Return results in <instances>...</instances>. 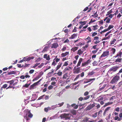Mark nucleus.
Listing matches in <instances>:
<instances>
[{"label":"nucleus","instance_id":"1","mask_svg":"<svg viewBox=\"0 0 122 122\" xmlns=\"http://www.w3.org/2000/svg\"><path fill=\"white\" fill-rule=\"evenodd\" d=\"M72 116L71 114L70 113L63 114L61 115L60 117L62 118H64L66 120L70 119L71 117Z\"/></svg>","mask_w":122,"mask_h":122},{"label":"nucleus","instance_id":"2","mask_svg":"<svg viewBox=\"0 0 122 122\" xmlns=\"http://www.w3.org/2000/svg\"><path fill=\"white\" fill-rule=\"evenodd\" d=\"M119 77L117 75H116L112 80L110 83L112 84H114L117 82L119 79Z\"/></svg>","mask_w":122,"mask_h":122},{"label":"nucleus","instance_id":"3","mask_svg":"<svg viewBox=\"0 0 122 122\" xmlns=\"http://www.w3.org/2000/svg\"><path fill=\"white\" fill-rule=\"evenodd\" d=\"M109 52L108 50H106L103 52V53L101 56L100 58H101L103 57L107 56L109 54Z\"/></svg>","mask_w":122,"mask_h":122},{"label":"nucleus","instance_id":"4","mask_svg":"<svg viewBox=\"0 0 122 122\" xmlns=\"http://www.w3.org/2000/svg\"><path fill=\"white\" fill-rule=\"evenodd\" d=\"M119 67L117 66H113L111 68L109 71V72L111 74L112 73V71L115 72L118 69Z\"/></svg>","mask_w":122,"mask_h":122},{"label":"nucleus","instance_id":"5","mask_svg":"<svg viewBox=\"0 0 122 122\" xmlns=\"http://www.w3.org/2000/svg\"><path fill=\"white\" fill-rule=\"evenodd\" d=\"M111 31H109V32H107V33H106L105 35V36L106 37L104 38L102 40H106L109 39H110L111 37V36L112 35V34L109 35L107 37V36L108 35V34H110V33H111Z\"/></svg>","mask_w":122,"mask_h":122},{"label":"nucleus","instance_id":"6","mask_svg":"<svg viewBox=\"0 0 122 122\" xmlns=\"http://www.w3.org/2000/svg\"><path fill=\"white\" fill-rule=\"evenodd\" d=\"M99 38L97 36H95L94 38V41H95L94 43L95 44H97L100 42V41L99 40Z\"/></svg>","mask_w":122,"mask_h":122},{"label":"nucleus","instance_id":"7","mask_svg":"<svg viewBox=\"0 0 122 122\" xmlns=\"http://www.w3.org/2000/svg\"><path fill=\"white\" fill-rule=\"evenodd\" d=\"M90 97V96H88L86 97H85L84 98L80 97L79 98L78 100L79 101H81L83 99L85 100H87Z\"/></svg>","mask_w":122,"mask_h":122},{"label":"nucleus","instance_id":"8","mask_svg":"<svg viewBox=\"0 0 122 122\" xmlns=\"http://www.w3.org/2000/svg\"><path fill=\"white\" fill-rule=\"evenodd\" d=\"M52 46L51 47V48H56L59 46L58 44L56 43H53L52 45Z\"/></svg>","mask_w":122,"mask_h":122},{"label":"nucleus","instance_id":"9","mask_svg":"<svg viewBox=\"0 0 122 122\" xmlns=\"http://www.w3.org/2000/svg\"><path fill=\"white\" fill-rule=\"evenodd\" d=\"M83 59L81 58L79 59L78 62L76 66V67H78L80 66L81 62L83 61Z\"/></svg>","mask_w":122,"mask_h":122},{"label":"nucleus","instance_id":"10","mask_svg":"<svg viewBox=\"0 0 122 122\" xmlns=\"http://www.w3.org/2000/svg\"><path fill=\"white\" fill-rule=\"evenodd\" d=\"M43 57L44 58L46 59L47 60H49L50 59V56L49 55H48L47 54H45L44 56Z\"/></svg>","mask_w":122,"mask_h":122},{"label":"nucleus","instance_id":"11","mask_svg":"<svg viewBox=\"0 0 122 122\" xmlns=\"http://www.w3.org/2000/svg\"><path fill=\"white\" fill-rule=\"evenodd\" d=\"M122 55V52L121 51H120L119 53H117L116 56H115V57L116 58L118 57L119 58H121Z\"/></svg>","mask_w":122,"mask_h":122},{"label":"nucleus","instance_id":"12","mask_svg":"<svg viewBox=\"0 0 122 122\" xmlns=\"http://www.w3.org/2000/svg\"><path fill=\"white\" fill-rule=\"evenodd\" d=\"M114 119L115 120H117L118 121H120L122 120V119L119 118L118 116L115 117L114 118Z\"/></svg>","mask_w":122,"mask_h":122},{"label":"nucleus","instance_id":"13","mask_svg":"<svg viewBox=\"0 0 122 122\" xmlns=\"http://www.w3.org/2000/svg\"><path fill=\"white\" fill-rule=\"evenodd\" d=\"M80 67H79L76 69L74 71V73H76L78 74L80 72Z\"/></svg>","mask_w":122,"mask_h":122},{"label":"nucleus","instance_id":"14","mask_svg":"<svg viewBox=\"0 0 122 122\" xmlns=\"http://www.w3.org/2000/svg\"><path fill=\"white\" fill-rule=\"evenodd\" d=\"M78 47H75L72 48L71 49V51H73V52H74L75 51H76L78 49Z\"/></svg>","mask_w":122,"mask_h":122},{"label":"nucleus","instance_id":"15","mask_svg":"<svg viewBox=\"0 0 122 122\" xmlns=\"http://www.w3.org/2000/svg\"><path fill=\"white\" fill-rule=\"evenodd\" d=\"M77 36V34H74L71 36V37L69 38L71 39H73L76 37Z\"/></svg>","mask_w":122,"mask_h":122},{"label":"nucleus","instance_id":"16","mask_svg":"<svg viewBox=\"0 0 122 122\" xmlns=\"http://www.w3.org/2000/svg\"><path fill=\"white\" fill-rule=\"evenodd\" d=\"M69 54V52H66L65 53H62L61 55L62 57H65V56L68 55Z\"/></svg>","mask_w":122,"mask_h":122},{"label":"nucleus","instance_id":"17","mask_svg":"<svg viewBox=\"0 0 122 122\" xmlns=\"http://www.w3.org/2000/svg\"><path fill=\"white\" fill-rule=\"evenodd\" d=\"M122 61V58L118 57V58L116 60L115 62H120Z\"/></svg>","mask_w":122,"mask_h":122},{"label":"nucleus","instance_id":"18","mask_svg":"<svg viewBox=\"0 0 122 122\" xmlns=\"http://www.w3.org/2000/svg\"><path fill=\"white\" fill-rule=\"evenodd\" d=\"M62 63H60L58 64V65L57 66L56 68V70H58L59 68L61 67Z\"/></svg>","mask_w":122,"mask_h":122},{"label":"nucleus","instance_id":"19","mask_svg":"<svg viewBox=\"0 0 122 122\" xmlns=\"http://www.w3.org/2000/svg\"><path fill=\"white\" fill-rule=\"evenodd\" d=\"M49 47H50L49 46L45 47L44 48L43 50V51H42L43 52H45L46 51H47V50H48L49 48Z\"/></svg>","mask_w":122,"mask_h":122},{"label":"nucleus","instance_id":"20","mask_svg":"<svg viewBox=\"0 0 122 122\" xmlns=\"http://www.w3.org/2000/svg\"><path fill=\"white\" fill-rule=\"evenodd\" d=\"M106 84H104L103 85V86L101 88H100L98 90V91H101L104 88L106 87Z\"/></svg>","mask_w":122,"mask_h":122},{"label":"nucleus","instance_id":"21","mask_svg":"<svg viewBox=\"0 0 122 122\" xmlns=\"http://www.w3.org/2000/svg\"><path fill=\"white\" fill-rule=\"evenodd\" d=\"M51 108L50 107H48L47 108H44V111L46 112L48 111V110H50L51 109Z\"/></svg>","mask_w":122,"mask_h":122},{"label":"nucleus","instance_id":"22","mask_svg":"<svg viewBox=\"0 0 122 122\" xmlns=\"http://www.w3.org/2000/svg\"><path fill=\"white\" fill-rule=\"evenodd\" d=\"M116 41V39H113L110 42V44L112 45L114 44L115 43Z\"/></svg>","mask_w":122,"mask_h":122},{"label":"nucleus","instance_id":"23","mask_svg":"<svg viewBox=\"0 0 122 122\" xmlns=\"http://www.w3.org/2000/svg\"><path fill=\"white\" fill-rule=\"evenodd\" d=\"M110 113V111H106L105 110V111L103 113V116H106V115L107 114H109Z\"/></svg>","mask_w":122,"mask_h":122},{"label":"nucleus","instance_id":"24","mask_svg":"<svg viewBox=\"0 0 122 122\" xmlns=\"http://www.w3.org/2000/svg\"><path fill=\"white\" fill-rule=\"evenodd\" d=\"M38 84L36 82L33 84V85L31 86V88H33L34 87H35Z\"/></svg>","mask_w":122,"mask_h":122},{"label":"nucleus","instance_id":"25","mask_svg":"<svg viewBox=\"0 0 122 122\" xmlns=\"http://www.w3.org/2000/svg\"><path fill=\"white\" fill-rule=\"evenodd\" d=\"M83 52V51H82L81 49H79L78 51L77 54L79 55H80Z\"/></svg>","mask_w":122,"mask_h":122},{"label":"nucleus","instance_id":"26","mask_svg":"<svg viewBox=\"0 0 122 122\" xmlns=\"http://www.w3.org/2000/svg\"><path fill=\"white\" fill-rule=\"evenodd\" d=\"M14 82V80H13L10 81H9L7 82V83H9L10 85L12 84Z\"/></svg>","mask_w":122,"mask_h":122},{"label":"nucleus","instance_id":"27","mask_svg":"<svg viewBox=\"0 0 122 122\" xmlns=\"http://www.w3.org/2000/svg\"><path fill=\"white\" fill-rule=\"evenodd\" d=\"M88 80V82H90L92 81H94L95 80V78H92V79H87Z\"/></svg>","mask_w":122,"mask_h":122},{"label":"nucleus","instance_id":"28","mask_svg":"<svg viewBox=\"0 0 122 122\" xmlns=\"http://www.w3.org/2000/svg\"><path fill=\"white\" fill-rule=\"evenodd\" d=\"M94 73V72L93 71H92L91 72H89L88 74V75L89 76H91L93 75Z\"/></svg>","mask_w":122,"mask_h":122},{"label":"nucleus","instance_id":"29","mask_svg":"<svg viewBox=\"0 0 122 122\" xmlns=\"http://www.w3.org/2000/svg\"><path fill=\"white\" fill-rule=\"evenodd\" d=\"M97 112H96L94 114H93L92 115V116L93 117L95 118L97 116Z\"/></svg>","mask_w":122,"mask_h":122},{"label":"nucleus","instance_id":"30","mask_svg":"<svg viewBox=\"0 0 122 122\" xmlns=\"http://www.w3.org/2000/svg\"><path fill=\"white\" fill-rule=\"evenodd\" d=\"M113 27H114V26L113 25H109V26L108 28H107L108 30H109L113 28Z\"/></svg>","mask_w":122,"mask_h":122},{"label":"nucleus","instance_id":"31","mask_svg":"<svg viewBox=\"0 0 122 122\" xmlns=\"http://www.w3.org/2000/svg\"><path fill=\"white\" fill-rule=\"evenodd\" d=\"M57 57V56H56V58L54 59V60H55V61L56 62V63H57L60 60V59L58 58H56Z\"/></svg>","mask_w":122,"mask_h":122},{"label":"nucleus","instance_id":"32","mask_svg":"<svg viewBox=\"0 0 122 122\" xmlns=\"http://www.w3.org/2000/svg\"><path fill=\"white\" fill-rule=\"evenodd\" d=\"M88 119L89 118L87 117L84 118L83 120V121L84 122H87L88 121Z\"/></svg>","mask_w":122,"mask_h":122},{"label":"nucleus","instance_id":"33","mask_svg":"<svg viewBox=\"0 0 122 122\" xmlns=\"http://www.w3.org/2000/svg\"><path fill=\"white\" fill-rule=\"evenodd\" d=\"M111 50L112 53L113 54H114L116 51L115 49L114 48H112L111 49Z\"/></svg>","mask_w":122,"mask_h":122},{"label":"nucleus","instance_id":"34","mask_svg":"<svg viewBox=\"0 0 122 122\" xmlns=\"http://www.w3.org/2000/svg\"><path fill=\"white\" fill-rule=\"evenodd\" d=\"M67 77V74H64L63 77V79H66V78Z\"/></svg>","mask_w":122,"mask_h":122},{"label":"nucleus","instance_id":"35","mask_svg":"<svg viewBox=\"0 0 122 122\" xmlns=\"http://www.w3.org/2000/svg\"><path fill=\"white\" fill-rule=\"evenodd\" d=\"M68 61L65 62L64 64L63 65V66H66L68 65Z\"/></svg>","mask_w":122,"mask_h":122},{"label":"nucleus","instance_id":"36","mask_svg":"<svg viewBox=\"0 0 122 122\" xmlns=\"http://www.w3.org/2000/svg\"><path fill=\"white\" fill-rule=\"evenodd\" d=\"M111 115V113H110L109 114V115L108 116H107V117L106 118V120H108V119H109V118L110 117Z\"/></svg>","mask_w":122,"mask_h":122},{"label":"nucleus","instance_id":"37","mask_svg":"<svg viewBox=\"0 0 122 122\" xmlns=\"http://www.w3.org/2000/svg\"><path fill=\"white\" fill-rule=\"evenodd\" d=\"M86 23V22L85 21H84L83 22L80 21L79 22V23L80 24H82V25H84Z\"/></svg>","mask_w":122,"mask_h":122},{"label":"nucleus","instance_id":"38","mask_svg":"<svg viewBox=\"0 0 122 122\" xmlns=\"http://www.w3.org/2000/svg\"><path fill=\"white\" fill-rule=\"evenodd\" d=\"M40 63H37L36 64H35L34 66L33 67L34 68H35L36 66H37L38 65L40 64Z\"/></svg>","mask_w":122,"mask_h":122},{"label":"nucleus","instance_id":"39","mask_svg":"<svg viewBox=\"0 0 122 122\" xmlns=\"http://www.w3.org/2000/svg\"><path fill=\"white\" fill-rule=\"evenodd\" d=\"M64 102H62V103H60L59 104H58V105H59V106H58V107H61V106H62L63 105V104H64Z\"/></svg>","mask_w":122,"mask_h":122},{"label":"nucleus","instance_id":"40","mask_svg":"<svg viewBox=\"0 0 122 122\" xmlns=\"http://www.w3.org/2000/svg\"><path fill=\"white\" fill-rule=\"evenodd\" d=\"M112 11L111 10L108 11L107 12V14L106 15L107 16V15H109L110 14L112 13Z\"/></svg>","mask_w":122,"mask_h":122},{"label":"nucleus","instance_id":"41","mask_svg":"<svg viewBox=\"0 0 122 122\" xmlns=\"http://www.w3.org/2000/svg\"><path fill=\"white\" fill-rule=\"evenodd\" d=\"M92 108L90 105H89L87 107V110H90Z\"/></svg>","mask_w":122,"mask_h":122},{"label":"nucleus","instance_id":"42","mask_svg":"<svg viewBox=\"0 0 122 122\" xmlns=\"http://www.w3.org/2000/svg\"><path fill=\"white\" fill-rule=\"evenodd\" d=\"M44 64V63H42L41 65L38 66V67L39 68H41L42 66H43Z\"/></svg>","mask_w":122,"mask_h":122},{"label":"nucleus","instance_id":"43","mask_svg":"<svg viewBox=\"0 0 122 122\" xmlns=\"http://www.w3.org/2000/svg\"><path fill=\"white\" fill-rule=\"evenodd\" d=\"M53 88V87L51 85H50L48 87V89L49 90H50L51 89H52Z\"/></svg>","mask_w":122,"mask_h":122},{"label":"nucleus","instance_id":"44","mask_svg":"<svg viewBox=\"0 0 122 122\" xmlns=\"http://www.w3.org/2000/svg\"><path fill=\"white\" fill-rule=\"evenodd\" d=\"M62 73V72H59L57 73V74L59 76H60L61 75Z\"/></svg>","mask_w":122,"mask_h":122},{"label":"nucleus","instance_id":"45","mask_svg":"<svg viewBox=\"0 0 122 122\" xmlns=\"http://www.w3.org/2000/svg\"><path fill=\"white\" fill-rule=\"evenodd\" d=\"M87 64L86 62L84 63H82L81 64V66H83Z\"/></svg>","mask_w":122,"mask_h":122},{"label":"nucleus","instance_id":"46","mask_svg":"<svg viewBox=\"0 0 122 122\" xmlns=\"http://www.w3.org/2000/svg\"><path fill=\"white\" fill-rule=\"evenodd\" d=\"M28 73H27L26 74V75L25 76V77L26 78H29L30 77V76L29 75H28Z\"/></svg>","mask_w":122,"mask_h":122},{"label":"nucleus","instance_id":"47","mask_svg":"<svg viewBox=\"0 0 122 122\" xmlns=\"http://www.w3.org/2000/svg\"><path fill=\"white\" fill-rule=\"evenodd\" d=\"M114 14H111L109 15V17L111 18H112L114 16Z\"/></svg>","mask_w":122,"mask_h":122},{"label":"nucleus","instance_id":"48","mask_svg":"<svg viewBox=\"0 0 122 122\" xmlns=\"http://www.w3.org/2000/svg\"><path fill=\"white\" fill-rule=\"evenodd\" d=\"M41 60V59H40V58H39L37 59V60L35 61V62H38L39 61H40Z\"/></svg>","mask_w":122,"mask_h":122},{"label":"nucleus","instance_id":"49","mask_svg":"<svg viewBox=\"0 0 122 122\" xmlns=\"http://www.w3.org/2000/svg\"><path fill=\"white\" fill-rule=\"evenodd\" d=\"M34 70H30L29 72V73L30 74H32L34 72Z\"/></svg>","mask_w":122,"mask_h":122},{"label":"nucleus","instance_id":"50","mask_svg":"<svg viewBox=\"0 0 122 122\" xmlns=\"http://www.w3.org/2000/svg\"><path fill=\"white\" fill-rule=\"evenodd\" d=\"M33 116V115L31 113H30L28 115V116L29 117H30V118H31Z\"/></svg>","mask_w":122,"mask_h":122},{"label":"nucleus","instance_id":"51","mask_svg":"<svg viewBox=\"0 0 122 122\" xmlns=\"http://www.w3.org/2000/svg\"><path fill=\"white\" fill-rule=\"evenodd\" d=\"M115 110L117 112H119V108L118 107H117L116 108Z\"/></svg>","mask_w":122,"mask_h":122},{"label":"nucleus","instance_id":"52","mask_svg":"<svg viewBox=\"0 0 122 122\" xmlns=\"http://www.w3.org/2000/svg\"><path fill=\"white\" fill-rule=\"evenodd\" d=\"M20 78L21 79H25V76H24V75H22V76H21L20 77Z\"/></svg>","mask_w":122,"mask_h":122},{"label":"nucleus","instance_id":"53","mask_svg":"<svg viewBox=\"0 0 122 122\" xmlns=\"http://www.w3.org/2000/svg\"><path fill=\"white\" fill-rule=\"evenodd\" d=\"M97 33L94 32L92 34V36L93 37L95 36L96 35H97Z\"/></svg>","mask_w":122,"mask_h":122},{"label":"nucleus","instance_id":"54","mask_svg":"<svg viewBox=\"0 0 122 122\" xmlns=\"http://www.w3.org/2000/svg\"><path fill=\"white\" fill-rule=\"evenodd\" d=\"M66 48L65 46H64L63 48H62V51H65L66 49Z\"/></svg>","mask_w":122,"mask_h":122},{"label":"nucleus","instance_id":"55","mask_svg":"<svg viewBox=\"0 0 122 122\" xmlns=\"http://www.w3.org/2000/svg\"><path fill=\"white\" fill-rule=\"evenodd\" d=\"M110 20H111V19L110 18H107V20L106 21V22L107 23H109V22L110 21Z\"/></svg>","mask_w":122,"mask_h":122},{"label":"nucleus","instance_id":"56","mask_svg":"<svg viewBox=\"0 0 122 122\" xmlns=\"http://www.w3.org/2000/svg\"><path fill=\"white\" fill-rule=\"evenodd\" d=\"M79 57V56L78 55H76L75 56V58L76 59V60H77L78 59V58Z\"/></svg>","mask_w":122,"mask_h":122},{"label":"nucleus","instance_id":"57","mask_svg":"<svg viewBox=\"0 0 122 122\" xmlns=\"http://www.w3.org/2000/svg\"><path fill=\"white\" fill-rule=\"evenodd\" d=\"M57 107V106L56 105L53 106L51 108V109H53Z\"/></svg>","mask_w":122,"mask_h":122},{"label":"nucleus","instance_id":"58","mask_svg":"<svg viewBox=\"0 0 122 122\" xmlns=\"http://www.w3.org/2000/svg\"><path fill=\"white\" fill-rule=\"evenodd\" d=\"M56 63H57L54 60V61L52 62V64L54 65H55L56 64Z\"/></svg>","mask_w":122,"mask_h":122},{"label":"nucleus","instance_id":"59","mask_svg":"<svg viewBox=\"0 0 122 122\" xmlns=\"http://www.w3.org/2000/svg\"><path fill=\"white\" fill-rule=\"evenodd\" d=\"M80 76L81 77H83L84 76V73L83 72H82L80 74Z\"/></svg>","mask_w":122,"mask_h":122},{"label":"nucleus","instance_id":"60","mask_svg":"<svg viewBox=\"0 0 122 122\" xmlns=\"http://www.w3.org/2000/svg\"><path fill=\"white\" fill-rule=\"evenodd\" d=\"M17 65L18 67L19 68H21L23 66V65L21 66V65L20 64H18Z\"/></svg>","mask_w":122,"mask_h":122},{"label":"nucleus","instance_id":"61","mask_svg":"<svg viewBox=\"0 0 122 122\" xmlns=\"http://www.w3.org/2000/svg\"><path fill=\"white\" fill-rule=\"evenodd\" d=\"M93 16H94V17H97L98 15L97 14V12H96L95 13H94Z\"/></svg>","mask_w":122,"mask_h":122},{"label":"nucleus","instance_id":"62","mask_svg":"<svg viewBox=\"0 0 122 122\" xmlns=\"http://www.w3.org/2000/svg\"><path fill=\"white\" fill-rule=\"evenodd\" d=\"M88 7H86L84 9L83 11L84 12L86 11L88 9Z\"/></svg>","mask_w":122,"mask_h":122},{"label":"nucleus","instance_id":"63","mask_svg":"<svg viewBox=\"0 0 122 122\" xmlns=\"http://www.w3.org/2000/svg\"><path fill=\"white\" fill-rule=\"evenodd\" d=\"M88 94V92H86L84 93V95L85 96L87 95Z\"/></svg>","mask_w":122,"mask_h":122},{"label":"nucleus","instance_id":"64","mask_svg":"<svg viewBox=\"0 0 122 122\" xmlns=\"http://www.w3.org/2000/svg\"><path fill=\"white\" fill-rule=\"evenodd\" d=\"M86 63L87 64L88 63H90L91 62V60L90 59L88 60L86 62Z\"/></svg>","mask_w":122,"mask_h":122}]
</instances>
